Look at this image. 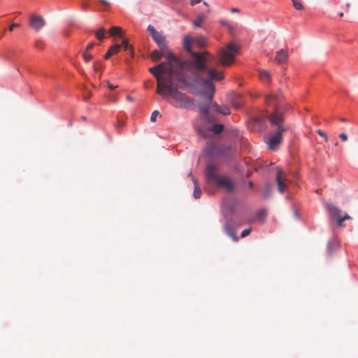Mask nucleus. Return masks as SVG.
<instances>
[{
    "label": "nucleus",
    "instance_id": "f257e3e1",
    "mask_svg": "<svg viewBox=\"0 0 358 358\" xmlns=\"http://www.w3.org/2000/svg\"><path fill=\"white\" fill-rule=\"evenodd\" d=\"M192 43L203 48L206 45V38L204 36L184 37L183 48L191 54L192 61L183 62L172 52H168L166 62L149 69L157 80L156 92L162 96L169 95L173 99L170 103L177 108H184L190 102L188 96L179 92L178 88L190 87L198 90L210 103L215 92L212 81L222 80L224 74L215 68L209 67L208 63L216 59L222 66H229L234 62L240 49L238 45L231 43L221 48L215 57L208 52H192Z\"/></svg>",
    "mask_w": 358,
    "mask_h": 358
},
{
    "label": "nucleus",
    "instance_id": "f03ea898",
    "mask_svg": "<svg viewBox=\"0 0 358 358\" xmlns=\"http://www.w3.org/2000/svg\"><path fill=\"white\" fill-rule=\"evenodd\" d=\"M268 120L271 126H278V130L268 137L267 143L268 148L271 150L280 143L283 133L287 130L286 127L280 125L283 122L282 113L275 106V111L268 116Z\"/></svg>",
    "mask_w": 358,
    "mask_h": 358
},
{
    "label": "nucleus",
    "instance_id": "7ed1b4c3",
    "mask_svg": "<svg viewBox=\"0 0 358 358\" xmlns=\"http://www.w3.org/2000/svg\"><path fill=\"white\" fill-rule=\"evenodd\" d=\"M206 178L207 182L210 185L223 188L229 192L234 190L233 182L227 176L217 175L216 173V166L213 164H208L206 170Z\"/></svg>",
    "mask_w": 358,
    "mask_h": 358
},
{
    "label": "nucleus",
    "instance_id": "20e7f679",
    "mask_svg": "<svg viewBox=\"0 0 358 358\" xmlns=\"http://www.w3.org/2000/svg\"><path fill=\"white\" fill-rule=\"evenodd\" d=\"M325 208L329 215L333 219L336 220L337 225L339 227H343V223L345 220H352V217H350L346 213H343L340 208L332 203H327L325 204Z\"/></svg>",
    "mask_w": 358,
    "mask_h": 358
},
{
    "label": "nucleus",
    "instance_id": "39448f33",
    "mask_svg": "<svg viewBox=\"0 0 358 358\" xmlns=\"http://www.w3.org/2000/svg\"><path fill=\"white\" fill-rule=\"evenodd\" d=\"M148 31L152 36V38L157 43L160 49L164 51L165 57H166V55L168 52H171L169 50L167 43L165 40V38L162 36V34L156 31L153 26L149 25L148 27Z\"/></svg>",
    "mask_w": 358,
    "mask_h": 358
},
{
    "label": "nucleus",
    "instance_id": "423d86ee",
    "mask_svg": "<svg viewBox=\"0 0 358 358\" xmlns=\"http://www.w3.org/2000/svg\"><path fill=\"white\" fill-rule=\"evenodd\" d=\"M223 129L224 125L222 124H215L210 128L196 126L197 134L204 138H210L212 132L215 134H219Z\"/></svg>",
    "mask_w": 358,
    "mask_h": 358
},
{
    "label": "nucleus",
    "instance_id": "0eeeda50",
    "mask_svg": "<svg viewBox=\"0 0 358 358\" xmlns=\"http://www.w3.org/2000/svg\"><path fill=\"white\" fill-rule=\"evenodd\" d=\"M275 180L279 192L283 194L288 188V180L285 173L282 171L278 170Z\"/></svg>",
    "mask_w": 358,
    "mask_h": 358
},
{
    "label": "nucleus",
    "instance_id": "6e6552de",
    "mask_svg": "<svg viewBox=\"0 0 358 358\" xmlns=\"http://www.w3.org/2000/svg\"><path fill=\"white\" fill-rule=\"evenodd\" d=\"M45 25V19L38 15L32 14L29 17V26L35 31H39Z\"/></svg>",
    "mask_w": 358,
    "mask_h": 358
},
{
    "label": "nucleus",
    "instance_id": "1a4fd4ad",
    "mask_svg": "<svg viewBox=\"0 0 358 358\" xmlns=\"http://www.w3.org/2000/svg\"><path fill=\"white\" fill-rule=\"evenodd\" d=\"M234 226V222L232 220H227V222L224 225V230L227 234V235L231 237L234 241H237L238 240V237L236 234V232L233 229Z\"/></svg>",
    "mask_w": 358,
    "mask_h": 358
},
{
    "label": "nucleus",
    "instance_id": "9d476101",
    "mask_svg": "<svg viewBox=\"0 0 358 358\" xmlns=\"http://www.w3.org/2000/svg\"><path fill=\"white\" fill-rule=\"evenodd\" d=\"M283 99L282 94L280 92L278 94H270L266 96L265 100L268 104L273 103L279 104Z\"/></svg>",
    "mask_w": 358,
    "mask_h": 358
},
{
    "label": "nucleus",
    "instance_id": "9b49d317",
    "mask_svg": "<svg viewBox=\"0 0 358 358\" xmlns=\"http://www.w3.org/2000/svg\"><path fill=\"white\" fill-rule=\"evenodd\" d=\"M289 55L287 50L281 49L275 52L274 60L278 64L285 63L288 59Z\"/></svg>",
    "mask_w": 358,
    "mask_h": 358
},
{
    "label": "nucleus",
    "instance_id": "f8f14e48",
    "mask_svg": "<svg viewBox=\"0 0 358 358\" xmlns=\"http://www.w3.org/2000/svg\"><path fill=\"white\" fill-rule=\"evenodd\" d=\"M204 152L209 155H215L220 153L218 146L213 141L207 143Z\"/></svg>",
    "mask_w": 358,
    "mask_h": 358
},
{
    "label": "nucleus",
    "instance_id": "ddd939ff",
    "mask_svg": "<svg viewBox=\"0 0 358 358\" xmlns=\"http://www.w3.org/2000/svg\"><path fill=\"white\" fill-rule=\"evenodd\" d=\"M237 201L234 198H227L223 201V208L232 213L237 205Z\"/></svg>",
    "mask_w": 358,
    "mask_h": 358
},
{
    "label": "nucleus",
    "instance_id": "4468645a",
    "mask_svg": "<svg viewBox=\"0 0 358 358\" xmlns=\"http://www.w3.org/2000/svg\"><path fill=\"white\" fill-rule=\"evenodd\" d=\"M192 181L194 182V186L193 195L196 199H198L201 196V188H200V186H199V182L197 181V180L196 178H194V177H192Z\"/></svg>",
    "mask_w": 358,
    "mask_h": 358
},
{
    "label": "nucleus",
    "instance_id": "2eb2a0df",
    "mask_svg": "<svg viewBox=\"0 0 358 358\" xmlns=\"http://www.w3.org/2000/svg\"><path fill=\"white\" fill-rule=\"evenodd\" d=\"M214 106L215 108V110L222 115H225L230 113V110L226 105L219 106L218 104H215Z\"/></svg>",
    "mask_w": 358,
    "mask_h": 358
},
{
    "label": "nucleus",
    "instance_id": "dca6fc26",
    "mask_svg": "<svg viewBox=\"0 0 358 358\" xmlns=\"http://www.w3.org/2000/svg\"><path fill=\"white\" fill-rule=\"evenodd\" d=\"M259 78L264 82H268L271 80V74L266 70H264V69L259 70Z\"/></svg>",
    "mask_w": 358,
    "mask_h": 358
},
{
    "label": "nucleus",
    "instance_id": "f3484780",
    "mask_svg": "<svg viewBox=\"0 0 358 358\" xmlns=\"http://www.w3.org/2000/svg\"><path fill=\"white\" fill-rule=\"evenodd\" d=\"M205 20L206 17L204 15L202 14H199L193 21V24L196 27H201Z\"/></svg>",
    "mask_w": 358,
    "mask_h": 358
},
{
    "label": "nucleus",
    "instance_id": "a211bd4d",
    "mask_svg": "<svg viewBox=\"0 0 358 358\" xmlns=\"http://www.w3.org/2000/svg\"><path fill=\"white\" fill-rule=\"evenodd\" d=\"M122 45V48H124V50H129V54L131 57H134V50L133 46L129 45L127 40H123L122 43L120 44Z\"/></svg>",
    "mask_w": 358,
    "mask_h": 358
},
{
    "label": "nucleus",
    "instance_id": "6ab92c4d",
    "mask_svg": "<svg viewBox=\"0 0 358 358\" xmlns=\"http://www.w3.org/2000/svg\"><path fill=\"white\" fill-rule=\"evenodd\" d=\"M94 34H95L96 38L98 40L101 41L105 37L106 29L103 27H101L100 29H99L97 31H96L94 32Z\"/></svg>",
    "mask_w": 358,
    "mask_h": 358
},
{
    "label": "nucleus",
    "instance_id": "aec40b11",
    "mask_svg": "<svg viewBox=\"0 0 358 358\" xmlns=\"http://www.w3.org/2000/svg\"><path fill=\"white\" fill-rule=\"evenodd\" d=\"M122 29L120 27H113L109 30V34L110 36H120L122 34Z\"/></svg>",
    "mask_w": 358,
    "mask_h": 358
},
{
    "label": "nucleus",
    "instance_id": "412c9836",
    "mask_svg": "<svg viewBox=\"0 0 358 358\" xmlns=\"http://www.w3.org/2000/svg\"><path fill=\"white\" fill-rule=\"evenodd\" d=\"M163 55V53L162 52H159L158 50H155L153 51L152 53H151V59L154 61V62H157L158 61L159 59H161V57H162Z\"/></svg>",
    "mask_w": 358,
    "mask_h": 358
},
{
    "label": "nucleus",
    "instance_id": "4be33fe9",
    "mask_svg": "<svg viewBox=\"0 0 358 358\" xmlns=\"http://www.w3.org/2000/svg\"><path fill=\"white\" fill-rule=\"evenodd\" d=\"M121 48H122L121 45L115 44L114 45L111 46L109 48V50L110 51V52H112V55H116L117 53H118Z\"/></svg>",
    "mask_w": 358,
    "mask_h": 358
},
{
    "label": "nucleus",
    "instance_id": "5701e85b",
    "mask_svg": "<svg viewBox=\"0 0 358 358\" xmlns=\"http://www.w3.org/2000/svg\"><path fill=\"white\" fill-rule=\"evenodd\" d=\"M209 109H210V106H209V103L206 105V106H201L199 108V110H200V113L205 115V116H208V114L209 113Z\"/></svg>",
    "mask_w": 358,
    "mask_h": 358
},
{
    "label": "nucleus",
    "instance_id": "b1692460",
    "mask_svg": "<svg viewBox=\"0 0 358 358\" xmlns=\"http://www.w3.org/2000/svg\"><path fill=\"white\" fill-rule=\"evenodd\" d=\"M160 116V113L158 110H155L152 113L150 120L152 122H155L157 118Z\"/></svg>",
    "mask_w": 358,
    "mask_h": 358
},
{
    "label": "nucleus",
    "instance_id": "393cba45",
    "mask_svg": "<svg viewBox=\"0 0 358 358\" xmlns=\"http://www.w3.org/2000/svg\"><path fill=\"white\" fill-rule=\"evenodd\" d=\"M292 1L293 2V6L295 8V9H296V10H303V6L301 2L297 1L296 0H292Z\"/></svg>",
    "mask_w": 358,
    "mask_h": 358
},
{
    "label": "nucleus",
    "instance_id": "a878e982",
    "mask_svg": "<svg viewBox=\"0 0 358 358\" xmlns=\"http://www.w3.org/2000/svg\"><path fill=\"white\" fill-rule=\"evenodd\" d=\"M316 132L319 136L324 138L325 141H328V140H329L328 136L323 131L318 129V130H317Z\"/></svg>",
    "mask_w": 358,
    "mask_h": 358
},
{
    "label": "nucleus",
    "instance_id": "bb28decb",
    "mask_svg": "<svg viewBox=\"0 0 358 358\" xmlns=\"http://www.w3.org/2000/svg\"><path fill=\"white\" fill-rule=\"evenodd\" d=\"M83 57L85 62H88L92 59V55L90 54H88L87 51H85L83 52Z\"/></svg>",
    "mask_w": 358,
    "mask_h": 358
},
{
    "label": "nucleus",
    "instance_id": "cd10ccee",
    "mask_svg": "<svg viewBox=\"0 0 358 358\" xmlns=\"http://www.w3.org/2000/svg\"><path fill=\"white\" fill-rule=\"evenodd\" d=\"M251 231H252L251 228L243 230L241 233V236L242 238H245V236H248L250 234Z\"/></svg>",
    "mask_w": 358,
    "mask_h": 358
},
{
    "label": "nucleus",
    "instance_id": "c85d7f7f",
    "mask_svg": "<svg viewBox=\"0 0 358 358\" xmlns=\"http://www.w3.org/2000/svg\"><path fill=\"white\" fill-rule=\"evenodd\" d=\"M271 190V187L270 185H268L265 187V190H264V195H265V196H269Z\"/></svg>",
    "mask_w": 358,
    "mask_h": 358
},
{
    "label": "nucleus",
    "instance_id": "c756f323",
    "mask_svg": "<svg viewBox=\"0 0 358 358\" xmlns=\"http://www.w3.org/2000/svg\"><path fill=\"white\" fill-rule=\"evenodd\" d=\"M220 23L222 25L227 27L228 29H231L232 27L227 20H221Z\"/></svg>",
    "mask_w": 358,
    "mask_h": 358
},
{
    "label": "nucleus",
    "instance_id": "7c9ffc66",
    "mask_svg": "<svg viewBox=\"0 0 358 358\" xmlns=\"http://www.w3.org/2000/svg\"><path fill=\"white\" fill-rule=\"evenodd\" d=\"M20 27V24H18V23H13V24H11L10 25V27H8V30L11 31H13V29H14L15 27Z\"/></svg>",
    "mask_w": 358,
    "mask_h": 358
},
{
    "label": "nucleus",
    "instance_id": "2f4dec72",
    "mask_svg": "<svg viewBox=\"0 0 358 358\" xmlns=\"http://www.w3.org/2000/svg\"><path fill=\"white\" fill-rule=\"evenodd\" d=\"M339 138L342 141H346L348 140V136L345 134L342 133L339 135Z\"/></svg>",
    "mask_w": 358,
    "mask_h": 358
},
{
    "label": "nucleus",
    "instance_id": "473e14b6",
    "mask_svg": "<svg viewBox=\"0 0 358 358\" xmlns=\"http://www.w3.org/2000/svg\"><path fill=\"white\" fill-rule=\"evenodd\" d=\"M101 3L104 5L106 7L110 6V3L108 0H99Z\"/></svg>",
    "mask_w": 358,
    "mask_h": 358
},
{
    "label": "nucleus",
    "instance_id": "72a5a7b5",
    "mask_svg": "<svg viewBox=\"0 0 358 358\" xmlns=\"http://www.w3.org/2000/svg\"><path fill=\"white\" fill-rule=\"evenodd\" d=\"M107 86H108V87L110 90H115V89H116V88H117V87H118V86H117V85H115H115H113L110 84L109 82H107Z\"/></svg>",
    "mask_w": 358,
    "mask_h": 358
},
{
    "label": "nucleus",
    "instance_id": "f704fd0d",
    "mask_svg": "<svg viewBox=\"0 0 358 358\" xmlns=\"http://www.w3.org/2000/svg\"><path fill=\"white\" fill-rule=\"evenodd\" d=\"M327 250H328V252L331 255L332 252H333V249H332V245H331V243L329 242L328 243V245H327Z\"/></svg>",
    "mask_w": 358,
    "mask_h": 358
},
{
    "label": "nucleus",
    "instance_id": "c9c22d12",
    "mask_svg": "<svg viewBox=\"0 0 358 358\" xmlns=\"http://www.w3.org/2000/svg\"><path fill=\"white\" fill-rule=\"evenodd\" d=\"M112 56V52L108 50V52L104 55V59H108Z\"/></svg>",
    "mask_w": 358,
    "mask_h": 358
},
{
    "label": "nucleus",
    "instance_id": "e433bc0d",
    "mask_svg": "<svg viewBox=\"0 0 358 358\" xmlns=\"http://www.w3.org/2000/svg\"><path fill=\"white\" fill-rule=\"evenodd\" d=\"M201 1V0H189V3L192 6L199 3Z\"/></svg>",
    "mask_w": 358,
    "mask_h": 358
},
{
    "label": "nucleus",
    "instance_id": "4c0bfd02",
    "mask_svg": "<svg viewBox=\"0 0 358 358\" xmlns=\"http://www.w3.org/2000/svg\"><path fill=\"white\" fill-rule=\"evenodd\" d=\"M94 43H90L87 46L85 51L87 52V51L90 50L94 47Z\"/></svg>",
    "mask_w": 358,
    "mask_h": 358
},
{
    "label": "nucleus",
    "instance_id": "58836bf2",
    "mask_svg": "<svg viewBox=\"0 0 358 358\" xmlns=\"http://www.w3.org/2000/svg\"><path fill=\"white\" fill-rule=\"evenodd\" d=\"M43 43L40 41H38L36 43V47L38 48H43Z\"/></svg>",
    "mask_w": 358,
    "mask_h": 358
},
{
    "label": "nucleus",
    "instance_id": "ea45409f",
    "mask_svg": "<svg viewBox=\"0 0 358 358\" xmlns=\"http://www.w3.org/2000/svg\"><path fill=\"white\" fill-rule=\"evenodd\" d=\"M83 9L84 10H87L88 8V4L87 3H83L82 5Z\"/></svg>",
    "mask_w": 358,
    "mask_h": 358
},
{
    "label": "nucleus",
    "instance_id": "a19ab883",
    "mask_svg": "<svg viewBox=\"0 0 358 358\" xmlns=\"http://www.w3.org/2000/svg\"><path fill=\"white\" fill-rule=\"evenodd\" d=\"M231 11L232 13H238L239 12V9L236 8H231Z\"/></svg>",
    "mask_w": 358,
    "mask_h": 358
},
{
    "label": "nucleus",
    "instance_id": "79ce46f5",
    "mask_svg": "<svg viewBox=\"0 0 358 358\" xmlns=\"http://www.w3.org/2000/svg\"><path fill=\"white\" fill-rule=\"evenodd\" d=\"M94 70H95V71H99V65H98V64H97V63H95V64H94Z\"/></svg>",
    "mask_w": 358,
    "mask_h": 358
},
{
    "label": "nucleus",
    "instance_id": "37998d69",
    "mask_svg": "<svg viewBox=\"0 0 358 358\" xmlns=\"http://www.w3.org/2000/svg\"><path fill=\"white\" fill-rule=\"evenodd\" d=\"M255 122L256 124H260V123H261V120H260L259 118H256V119L255 120Z\"/></svg>",
    "mask_w": 358,
    "mask_h": 358
},
{
    "label": "nucleus",
    "instance_id": "c03bdc74",
    "mask_svg": "<svg viewBox=\"0 0 358 358\" xmlns=\"http://www.w3.org/2000/svg\"><path fill=\"white\" fill-rule=\"evenodd\" d=\"M127 99L129 101H133V99H132L131 96H128L127 97Z\"/></svg>",
    "mask_w": 358,
    "mask_h": 358
},
{
    "label": "nucleus",
    "instance_id": "a18cd8bd",
    "mask_svg": "<svg viewBox=\"0 0 358 358\" xmlns=\"http://www.w3.org/2000/svg\"><path fill=\"white\" fill-rule=\"evenodd\" d=\"M249 187H250V188L253 187V182H252V181H250V182H249Z\"/></svg>",
    "mask_w": 358,
    "mask_h": 358
},
{
    "label": "nucleus",
    "instance_id": "49530a36",
    "mask_svg": "<svg viewBox=\"0 0 358 358\" xmlns=\"http://www.w3.org/2000/svg\"><path fill=\"white\" fill-rule=\"evenodd\" d=\"M241 103H237V104H236V103H234V106H235V107H236V108H238V107H240V106H241Z\"/></svg>",
    "mask_w": 358,
    "mask_h": 358
},
{
    "label": "nucleus",
    "instance_id": "de8ad7c7",
    "mask_svg": "<svg viewBox=\"0 0 358 358\" xmlns=\"http://www.w3.org/2000/svg\"><path fill=\"white\" fill-rule=\"evenodd\" d=\"M339 120H340V121H341V122H345V121H346V119H345V118H344V117H341V118H340Z\"/></svg>",
    "mask_w": 358,
    "mask_h": 358
},
{
    "label": "nucleus",
    "instance_id": "09e8293b",
    "mask_svg": "<svg viewBox=\"0 0 358 358\" xmlns=\"http://www.w3.org/2000/svg\"><path fill=\"white\" fill-rule=\"evenodd\" d=\"M90 95H86V96H85V99L86 100H87L89 98H90Z\"/></svg>",
    "mask_w": 358,
    "mask_h": 358
},
{
    "label": "nucleus",
    "instance_id": "8fccbe9b",
    "mask_svg": "<svg viewBox=\"0 0 358 358\" xmlns=\"http://www.w3.org/2000/svg\"><path fill=\"white\" fill-rule=\"evenodd\" d=\"M338 15H339V17H343V13H340L338 14Z\"/></svg>",
    "mask_w": 358,
    "mask_h": 358
},
{
    "label": "nucleus",
    "instance_id": "3c124183",
    "mask_svg": "<svg viewBox=\"0 0 358 358\" xmlns=\"http://www.w3.org/2000/svg\"><path fill=\"white\" fill-rule=\"evenodd\" d=\"M203 4H204L206 6H208V3H207V2H206V1H204V2H203Z\"/></svg>",
    "mask_w": 358,
    "mask_h": 358
},
{
    "label": "nucleus",
    "instance_id": "603ef678",
    "mask_svg": "<svg viewBox=\"0 0 358 358\" xmlns=\"http://www.w3.org/2000/svg\"><path fill=\"white\" fill-rule=\"evenodd\" d=\"M210 12H211L210 9H209V8H208V9L207 10V13H210Z\"/></svg>",
    "mask_w": 358,
    "mask_h": 358
},
{
    "label": "nucleus",
    "instance_id": "864d4df0",
    "mask_svg": "<svg viewBox=\"0 0 358 358\" xmlns=\"http://www.w3.org/2000/svg\"><path fill=\"white\" fill-rule=\"evenodd\" d=\"M295 215L297 217L298 216V212L296 210H295Z\"/></svg>",
    "mask_w": 358,
    "mask_h": 358
},
{
    "label": "nucleus",
    "instance_id": "5fc2aeb1",
    "mask_svg": "<svg viewBox=\"0 0 358 358\" xmlns=\"http://www.w3.org/2000/svg\"><path fill=\"white\" fill-rule=\"evenodd\" d=\"M346 6H347L348 7H349V6H350V3H348L346 4Z\"/></svg>",
    "mask_w": 358,
    "mask_h": 358
}]
</instances>
